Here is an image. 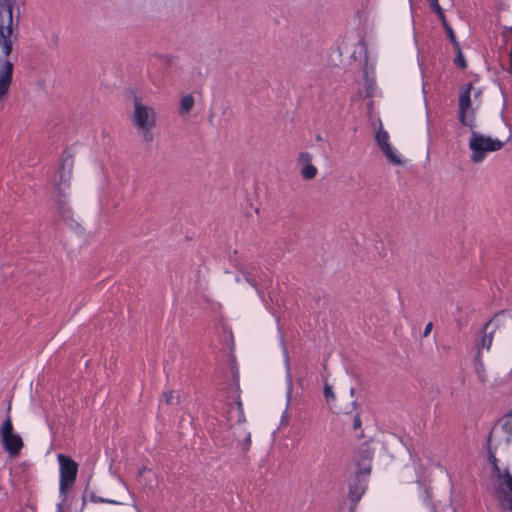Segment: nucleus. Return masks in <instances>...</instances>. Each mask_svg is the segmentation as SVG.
<instances>
[{"mask_svg":"<svg viewBox=\"0 0 512 512\" xmlns=\"http://www.w3.org/2000/svg\"><path fill=\"white\" fill-rule=\"evenodd\" d=\"M73 159L68 156L61 162L59 168V179L55 183V203L61 216L66 219L71 216V209L68 205V191L70 189V180L72 176Z\"/></svg>","mask_w":512,"mask_h":512,"instance_id":"obj_1","label":"nucleus"},{"mask_svg":"<svg viewBox=\"0 0 512 512\" xmlns=\"http://www.w3.org/2000/svg\"><path fill=\"white\" fill-rule=\"evenodd\" d=\"M13 3V0H0V46L5 56L12 51L13 28L18 27V19L15 23L13 20Z\"/></svg>","mask_w":512,"mask_h":512,"instance_id":"obj_2","label":"nucleus"},{"mask_svg":"<svg viewBox=\"0 0 512 512\" xmlns=\"http://www.w3.org/2000/svg\"><path fill=\"white\" fill-rule=\"evenodd\" d=\"M57 460L60 466L59 493L63 496L62 502L57 505V512H63V503L66 501L68 491L76 481L78 464L65 454H58Z\"/></svg>","mask_w":512,"mask_h":512,"instance_id":"obj_3","label":"nucleus"},{"mask_svg":"<svg viewBox=\"0 0 512 512\" xmlns=\"http://www.w3.org/2000/svg\"><path fill=\"white\" fill-rule=\"evenodd\" d=\"M468 145L471 150L470 160L473 163H481L485 158L486 152L500 150L503 147L504 142L499 139L484 136L473 129L471 130V137Z\"/></svg>","mask_w":512,"mask_h":512,"instance_id":"obj_4","label":"nucleus"},{"mask_svg":"<svg viewBox=\"0 0 512 512\" xmlns=\"http://www.w3.org/2000/svg\"><path fill=\"white\" fill-rule=\"evenodd\" d=\"M472 83L465 85L459 96L458 119L461 125L470 130L476 129V109L472 107L471 90Z\"/></svg>","mask_w":512,"mask_h":512,"instance_id":"obj_5","label":"nucleus"},{"mask_svg":"<svg viewBox=\"0 0 512 512\" xmlns=\"http://www.w3.org/2000/svg\"><path fill=\"white\" fill-rule=\"evenodd\" d=\"M0 437L4 449L11 455L17 456L23 448V441L19 434L14 432L10 415L8 414L0 428Z\"/></svg>","mask_w":512,"mask_h":512,"instance_id":"obj_6","label":"nucleus"},{"mask_svg":"<svg viewBox=\"0 0 512 512\" xmlns=\"http://www.w3.org/2000/svg\"><path fill=\"white\" fill-rule=\"evenodd\" d=\"M133 122L138 127L155 126L156 115L152 107L143 105L135 99Z\"/></svg>","mask_w":512,"mask_h":512,"instance_id":"obj_7","label":"nucleus"},{"mask_svg":"<svg viewBox=\"0 0 512 512\" xmlns=\"http://www.w3.org/2000/svg\"><path fill=\"white\" fill-rule=\"evenodd\" d=\"M375 140L378 143L381 151L387 159L394 165H401L403 162L396 151L389 143V134L387 131L380 128L375 135Z\"/></svg>","mask_w":512,"mask_h":512,"instance_id":"obj_8","label":"nucleus"},{"mask_svg":"<svg viewBox=\"0 0 512 512\" xmlns=\"http://www.w3.org/2000/svg\"><path fill=\"white\" fill-rule=\"evenodd\" d=\"M366 489L367 480L364 478H360L359 475H355V477L349 481L348 496L353 505H356L360 501Z\"/></svg>","mask_w":512,"mask_h":512,"instance_id":"obj_9","label":"nucleus"},{"mask_svg":"<svg viewBox=\"0 0 512 512\" xmlns=\"http://www.w3.org/2000/svg\"><path fill=\"white\" fill-rule=\"evenodd\" d=\"M505 483L503 484L506 489L497 487L502 506L512 512V474L507 472L505 475Z\"/></svg>","mask_w":512,"mask_h":512,"instance_id":"obj_10","label":"nucleus"},{"mask_svg":"<svg viewBox=\"0 0 512 512\" xmlns=\"http://www.w3.org/2000/svg\"><path fill=\"white\" fill-rule=\"evenodd\" d=\"M13 64L5 61L0 69V100L7 94L12 82Z\"/></svg>","mask_w":512,"mask_h":512,"instance_id":"obj_11","label":"nucleus"},{"mask_svg":"<svg viewBox=\"0 0 512 512\" xmlns=\"http://www.w3.org/2000/svg\"><path fill=\"white\" fill-rule=\"evenodd\" d=\"M212 437L215 443L221 447H231L234 443V439L231 437V425H228L223 433L214 431Z\"/></svg>","mask_w":512,"mask_h":512,"instance_id":"obj_12","label":"nucleus"},{"mask_svg":"<svg viewBox=\"0 0 512 512\" xmlns=\"http://www.w3.org/2000/svg\"><path fill=\"white\" fill-rule=\"evenodd\" d=\"M491 322H492V320L490 319L489 321H487L485 323V325L482 328L483 336L481 338L480 344L478 345V351L481 348H485L487 350H489L491 348V345L493 342V334H494V330L488 331L489 326L491 325Z\"/></svg>","mask_w":512,"mask_h":512,"instance_id":"obj_13","label":"nucleus"},{"mask_svg":"<svg viewBox=\"0 0 512 512\" xmlns=\"http://www.w3.org/2000/svg\"><path fill=\"white\" fill-rule=\"evenodd\" d=\"M194 103H195V100L191 94H188V95H185L184 97H182V99L180 101V109H179L180 113L188 114L192 110Z\"/></svg>","mask_w":512,"mask_h":512,"instance_id":"obj_14","label":"nucleus"},{"mask_svg":"<svg viewBox=\"0 0 512 512\" xmlns=\"http://www.w3.org/2000/svg\"><path fill=\"white\" fill-rule=\"evenodd\" d=\"M318 170L313 164H308L302 167L300 174L305 180H312L316 177Z\"/></svg>","mask_w":512,"mask_h":512,"instance_id":"obj_15","label":"nucleus"},{"mask_svg":"<svg viewBox=\"0 0 512 512\" xmlns=\"http://www.w3.org/2000/svg\"><path fill=\"white\" fill-rule=\"evenodd\" d=\"M454 48H455V52H456V57L454 60L455 65L461 69H465L467 67V62L462 53L460 45H457V47H454Z\"/></svg>","mask_w":512,"mask_h":512,"instance_id":"obj_16","label":"nucleus"},{"mask_svg":"<svg viewBox=\"0 0 512 512\" xmlns=\"http://www.w3.org/2000/svg\"><path fill=\"white\" fill-rule=\"evenodd\" d=\"M153 127L154 126L138 127V129L141 131V136L144 142L150 143L153 141L154 136L153 133L151 132V129Z\"/></svg>","mask_w":512,"mask_h":512,"instance_id":"obj_17","label":"nucleus"},{"mask_svg":"<svg viewBox=\"0 0 512 512\" xmlns=\"http://www.w3.org/2000/svg\"><path fill=\"white\" fill-rule=\"evenodd\" d=\"M236 411H237V417H238L237 423H239V424L244 423L246 421V418H245V414H244L243 404L241 402L239 395L237 396V401H236Z\"/></svg>","mask_w":512,"mask_h":512,"instance_id":"obj_18","label":"nucleus"},{"mask_svg":"<svg viewBox=\"0 0 512 512\" xmlns=\"http://www.w3.org/2000/svg\"><path fill=\"white\" fill-rule=\"evenodd\" d=\"M491 468H492V474H493V475H494V476H495L499 481H501V482H500V485L504 484V483H505V476H504V475H505L507 472H509V470H508V469H506V470H504V471L502 472V471H501V469H500V467H499V465H498V463H497V464H495V465H492V466H491Z\"/></svg>","mask_w":512,"mask_h":512,"instance_id":"obj_19","label":"nucleus"},{"mask_svg":"<svg viewBox=\"0 0 512 512\" xmlns=\"http://www.w3.org/2000/svg\"><path fill=\"white\" fill-rule=\"evenodd\" d=\"M490 442H491V434H489V436L487 438L486 449H487V454H488V462L492 466V465H495L498 463V459L495 455V452L491 449Z\"/></svg>","mask_w":512,"mask_h":512,"instance_id":"obj_20","label":"nucleus"},{"mask_svg":"<svg viewBox=\"0 0 512 512\" xmlns=\"http://www.w3.org/2000/svg\"><path fill=\"white\" fill-rule=\"evenodd\" d=\"M444 26V29L447 33V36L449 38V40L451 41V43L453 44L454 47H457V45H460L459 42L457 41L456 39V35L454 33V30L452 29V27L448 24V22H445L443 24Z\"/></svg>","mask_w":512,"mask_h":512,"instance_id":"obj_21","label":"nucleus"},{"mask_svg":"<svg viewBox=\"0 0 512 512\" xmlns=\"http://www.w3.org/2000/svg\"><path fill=\"white\" fill-rule=\"evenodd\" d=\"M90 500L92 502H95V503H108V504H114V505L121 504L120 502L115 501V500L106 499V498H103V497H98L94 493H91Z\"/></svg>","mask_w":512,"mask_h":512,"instance_id":"obj_22","label":"nucleus"},{"mask_svg":"<svg viewBox=\"0 0 512 512\" xmlns=\"http://www.w3.org/2000/svg\"><path fill=\"white\" fill-rule=\"evenodd\" d=\"M430 6H431L432 10L439 16V18L442 21V24L447 22L444 11H443L442 7L439 5V2H436V4H431Z\"/></svg>","mask_w":512,"mask_h":512,"instance_id":"obj_23","label":"nucleus"},{"mask_svg":"<svg viewBox=\"0 0 512 512\" xmlns=\"http://www.w3.org/2000/svg\"><path fill=\"white\" fill-rule=\"evenodd\" d=\"M298 161L302 164V167L308 164H312V155L308 152H301L298 157Z\"/></svg>","mask_w":512,"mask_h":512,"instance_id":"obj_24","label":"nucleus"},{"mask_svg":"<svg viewBox=\"0 0 512 512\" xmlns=\"http://www.w3.org/2000/svg\"><path fill=\"white\" fill-rule=\"evenodd\" d=\"M502 428L503 430L508 433L512 434V419L506 416H503L502 419Z\"/></svg>","mask_w":512,"mask_h":512,"instance_id":"obj_25","label":"nucleus"},{"mask_svg":"<svg viewBox=\"0 0 512 512\" xmlns=\"http://www.w3.org/2000/svg\"><path fill=\"white\" fill-rule=\"evenodd\" d=\"M324 396L328 401L335 399V394L332 390V387L328 383H326L324 386Z\"/></svg>","mask_w":512,"mask_h":512,"instance_id":"obj_26","label":"nucleus"},{"mask_svg":"<svg viewBox=\"0 0 512 512\" xmlns=\"http://www.w3.org/2000/svg\"><path fill=\"white\" fill-rule=\"evenodd\" d=\"M362 426V421H361V417H360V413L357 412L354 416H353V428L355 430L357 429H360Z\"/></svg>","mask_w":512,"mask_h":512,"instance_id":"obj_27","label":"nucleus"},{"mask_svg":"<svg viewBox=\"0 0 512 512\" xmlns=\"http://www.w3.org/2000/svg\"><path fill=\"white\" fill-rule=\"evenodd\" d=\"M370 472H371V465L367 464L365 467L359 468L356 475H359V477L362 478L361 477L362 475H369Z\"/></svg>","mask_w":512,"mask_h":512,"instance_id":"obj_28","label":"nucleus"},{"mask_svg":"<svg viewBox=\"0 0 512 512\" xmlns=\"http://www.w3.org/2000/svg\"><path fill=\"white\" fill-rule=\"evenodd\" d=\"M165 401L167 404H172L174 399V393L173 391H167L163 394Z\"/></svg>","mask_w":512,"mask_h":512,"instance_id":"obj_29","label":"nucleus"},{"mask_svg":"<svg viewBox=\"0 0 512 512\" xmlns=\"http://www.w3.org/2000/svg\"><path fill=\"white\" fill-rule=\"evenodd\" d=\"M251 445V434L250 432L245 433V439H244V450H248Z\"/></svg>","mask_w":512,"mask_h":512,"instance_id":"obj_30","label":"nucleus"},{"mask_svg":"<svg viewBox=\"0 0 512 512\" xmlns=\"http://www.w3.org/2000/svg\"><path fill=\"white\" fill-rule=\"evenodd\" d=\"M433 328V323L432 322H429L425 328H424V331H423V337H427L430 333H431V330Z\"/></svg>","mask_w":512,"mask_h":512,"instance_id":"obj_31","label":"nucleus"},{"mask_svg":"<svg viewBox=\"0 0 512 512\" xmlns=\"http://www.w3.org/2000/svg\"><path fill=\"white\" fill-rule=\"evenodd\" d=\"M504 416L512 419V409L508 413H506Z\"/></svg>","mask_w":512,"mask_h":512,"instance_id":"obj_32","label":"nucleus"},{"mask_svg":"<svg viewBox=\"0 0 512 512\" xmlns=\"http://www.w3.org/2000/svg\"><path fill=\"white\" fill-rule=\"evenodd\" d=\"M506 32H509L510 33V27H505L504 28V31H503V35L505 36V33Z\"/></svg>","mask_w":512,"mask_h":512,"instance_id":"obj_33","label":"nucleus"},{"mask_svg":"<svg viewBox=\"0 0 512 512\" xmlns=\"http://www.w3.org/2000/svg\"><path fill=\"white\" fill-rule=\"evenodd\" d=\"M428 1H429L430 5L431 4H436V2H439V0H428Z\"/></svg>","mask_w":512,"mask_h":512,"instance_id":"obj_34","label":"nucleus"},{"mask_svg":"<svg viewBox=\"0 0 512 512\" xmlns=\"http://www.w3.org/2000/svg\"><path fill=\"white\" fill-rule=\"evenodd\" d=\"M316 140H317V141H321V140H322V137H321L320 135H317Z\"/></svg>","mask_w":512,"mask_h":512,"instance_id":"obj_35","label":"nucleus"},{"mask_svg":"<svg viewBox=\"0 0 512 512\" xmlns=\"http://www.w3.org/2000/svg\"><path fill=\"white\" fill-rule=\"evenodd\" d=\"M354 392H355V389L354 388H351L350 390V394L353 396L354 395Z\"/></svg>","mask_w":512,"mask_h":512,"instance_id":"obj_36","label":"nucleus"},{"mask_svg":"<svg viewBox=\"0 0 512 512\" xmlns=\"http://www.w3.org/2000/svg\"><path fill=\"white\" fill-rule=\"evenodd\" d=\"M359 438H362L363 437V431H361V433L358 435Z\"/></svg>","mask_w":512,"mask_h":512,"instance_id":"obj_37","label":"nucleus"},{"mask_svg":"<svg viewBox=\"0 0 512 512\" xmlns=\"http://www.w3.org/2000/svg\"><path fill=\"white\" fill-rule=\"evenodd\" d=\"M10 409H11V407H10V404H9L8 407H7V411L9 412Z\"/></svg>","mask_w":512,"mask_h":512,"instance_id":"obj_38","label":"nucleus"},{"mask_svg":"<svg viewBox=\"0 0 512 512\" xmlns=\"http://www.w3.org/2000/svg\"><path fill=\"white\" fill-rule=\"evenodd\" d=\"M510 32H512V25L510 26Z\"/></svg>","mask_w":512,"mask_h":512,"instance_id":"obj_39","label":"nucleus"},{"mask_svg":"<svg viewBox=\"0 0 512 512\" xmlns=\"http://www.w3.org/2000/svg\"><path fill=\"white\" fill-rule=\"evenodd\" d=\"M138 512H140V511H138Z\"/></svg>","mask_w":512,"mask_h":512,"instance_id":"obj_40","label":"nucleus"}]
</instances>
